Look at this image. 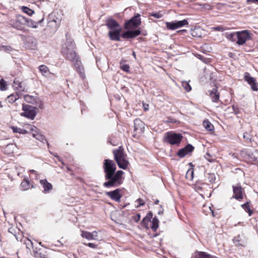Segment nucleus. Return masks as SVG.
Here are the masks:
<instances>
[{"label": "nucleus", "mask_w": 258, "mask_h": 258, "mask_svg": "<svg viewBox=\"0 0 258 258\" xmlns=\"http://www.w3.org/2000/svg\"><path fill=\"white\" fill-rule=\"evenodd\" d=\"M103 169L106 180L103 184V186L108 188L114 187L122 184L124 172L122 170L116 171V167L113 161L109 159L104 160Z\"/></svg>", "instance_id": "nucleus-1"}, {"label": "nucleus", "mask_w": 258, "mask_h": 258, "mask_svg": "<svg viewBox=\"0 0 258 258\" xmlns=\"http://www.w3.org/2000/svg\"><path fill=\"white\" fill-rule=\"evenodd\" d=\"M75 43L71 40H68L62 48V54L66 58L75 64L77 60H80L75 51Z\"/></svg>", "instance_id": "nucleus-2"}, {"label": "nucleus", "mask_w": 258, "mask_h": 258, "mask_svg": "<svg viewBox=\"0 0 258 258\" xmlns=\"http://www.w3.org/2000/svg\"><path fill=\"white\" fill-rule=\"evenodd\" d=\"M113 153L118 167L123 169H126L129 162L126 159V155L124 153L123 149L120 147L118 149L114 150Z\"/></svg>", "instance_id": "nucleus-3"}, {"label": "nucleus", "mask_w": 258, "mask_h": 258, "mask_svg": "<svg viewBox=\"0 0 258 258\" xmlns=\"http://www.w3.org/2000/svg\"><path fill=\"white\" fill-rule=\"evenodd\" d=\"M183 138L181 134L169 132L166 134L165 136V142L171 145H179Z\"/></svg>", "instance_id": "nucleus-4"}, {"label": "nucleus", "mask_w": 258, "mask_h": 258, "mask_svg": "<svg viewBox=\"0 0 258 258\" xmlns=\"http://www.w3.org/2000/svg\"><path fill=\"white\" fill-rule=\"evenodd\" d=\"M22 109L24 111L21 113L22 116L34 119L37 114L36 108L30 105L23 104Z\"/></svg>", "instance_id": "nucleus-5"}, {"label": "nucleus", "mask_w": 258, "mask_h": 258, "mask_svg": "<svg viewBox=\"0 0 258 258\" xmlns=\"http://www.w3.org/2000/svg\"><path fill=\"white\" fill-rule=\"evenodd\" d=\"M141 24L140 15L137 14L134 17L125 23L124 27L126 29H135L138 27Z\"/></svg>", "instance_id": "nucleus-6"}, {"label": "nucleus", "mask_w": 258, "mask_h": 258, "mask_svg": "<svg viewBox=\"0 0 258 258\" xmlns=\"http://www.w3.org/2000/svg\"><path fill=\"white\" fill-rule=\"evenodd\" d=\"M26 22V18L21 15L17 17L16 20L11 22V25L14 28L18 30H22L23 26L25 25Z\"/></svg>", "instance_id": "nucleus-7"}, {"label": "nucleus", "mask_w": 258, "mask_h": 258, "mask_svg": "<svg viewBox=\"0 0 258 258\" xmlns=\"http://www.w3.org/2000/svg\"><path fill=\"white\" fill-rule=\"evenodd\" d=\"M165 24L166 27L168 29L173 30L182 27L184 26L187 25L188 23L186 20L184 19L181 21L166 22Z\"/></svg>", "instance_id": "nucleus-8"}, {"label": "nucleus", "mask_w": 258, "mask_h": 258, "mask_svg": "<svg viewBox=\"0 0 258 258\" xmlns=\"http://www.w3.org/2000/svg\"><path fill=\"white\" fill-rule=\"evenodd\" d=\"M233 195V198L237 200H242L244 194V189L242 188L240 184H237L232 186Z\"/></svg>", "instance_id": "nucleus-9"}, {"label": "nucleus", "mask_w": 258, "mask_h": 258, "mask_svg": "<svg viewBox=\"0 0 258 258\" xmlns=\"http://www.w3.org/2000/svg\"><path fill=\"white\" fill-rule=\"evenodd\" d=\"M250 39V35L247 30L237 32V41L236 43L239 45H242L247 40Z\"/></svg>", "instance_id": "nucleus-10"}, {"label": "nucleus", "mask_w": 258, "mask_h": 258, "mask_svg": "<svg viewBox=\"0 0 258 258\" xmlns=\"http://www.w3.org/2000/svg\"><path fill=\"white\" fill-rule=\"evenodd\" d=\"M244 80L250 86L251 89L254 91L258 90V87L254 78L250 76V74L246 72L244 74Z\"/></svg>", "instance_id": "nucleus-11"}, {"label": "nucleus", "mask_w": 258, "mask_h": 258, "mask_svg": "<svg viewBox=\"0 0 258 258\" xmlns=\"http://www.w3.org/2000/svg\"><path fill=\"white\" fill-rule=\"evenodd\" d=\"M120 191L121 189L117 188L113 191L106 192V195L111 200H114L115 202H119L122 197Z\"/></svg>", "instance_id": "nucleus-12"}, {"label": "nucleus", "mask_w": 258, "mask_h": 258, "mask_svg": "<svg viewBox=\"0 0 258 258\" xmlns=\"http://www.w3.org/2000/svg\"><path fill=\"white\" fill-rule=\"evenodd\" d=\"M105 25L110 30H115L117 28H121L118 23L111 18L106 19Z\"/></svg>", "instance_id": "nucleus-13"}, {"label": "nucleus", "mask_w": 258, "mask_h": 258, "mask_svg": "<svg viewBox=\"0 0 258 258\" xmlns=\"http://www.w3.org/2000/svg\"><path fill=\"white\" fill-rule=\"evenodd\" d=\"M194 149V147L191 145L188 144L185 147L178 151L177 155L180 158H183L187 154L192 152Z\"/></svg>", "instance_id": "nucleus-14"}, {"label": "nucleus", "mask_w": 258, "mask_h": 258, "mask_svg": "<svg viewBox=\"0 0 258 258\" xmlns=\"http://www.w3.org/2000/svg\"><path fill=\"white\" fill-rule=\"evenodd\" d=\"M81 236L89 240H97L98 237V232L94 231L92 232H89L87 231H82Z\"/></svg>", "instance_id": "nucleus-15"}, {"label": "nucleus", "mask_w": 258, "mask_h": 258, "mask_svg": "<svg viewBox=\"0 0 258 258\" xmlns=\"http://www.w3.org/2000/svg\"><path fill=\"white\" fill-rule=\"evenodd\" d=\"M121 28H117L115 30L110 31L108 32V35L111 40L120 41V34Z\"/></svg>", "instance_id": "nucleus-16"}, {"label": "nucleus", "mask_w": 258, "mask_h": 258, "mask_svg": "<svg viewBox=\"0 0 258 258\" xmlns=\"http://www.w3.org/2000/svg\"><path fill=\"white\" fill-rule=\"evenodd\" d=\"M141 34V31L139 30H135L133 31H127L124 32L121 36L123 38H133L138 36Z\"/></svg>", "instance_id": "nucleus-17"}, {"label": "nucleus", "mask_w": 258, "mask_h": 258, "mask_svg": "<svg viewBox=\"0 0 258 258\" xmlns=\"http://www.w3.org/2000/svg\"><path fill=\"white\" fill-rule=\"evenodd\" d=\"M30 129L32 132V136L34 138L41 142H43L44 140L45 141L44 137L40 134L37 127L31 126Z\"/></svg>", "instance_id": "nucleus-18"}, {"label": "nucleus", "mask_w": 258, "mask_h": 258, "mask_svg": "<svg viewBox=\"0 0 258 258\" xmlns=\"http://www.w3.org/2000/svg\"><path fill=\"white\" fill-rule=\"evenodd\" d=\"M208 93L213 102H217L219 101L220 95L217 91V88H214L212 90H209Z\"/></svg>", "instance_id": "nucleus-19"}, {"label": "nucleus", "mask_w": 258, "mask_h": 258, "mask_svg": "<svg viewBox=\"0 0 258 258\" xmlns=\"http://www.w3.org/2000/svg\"><path fill=\"white\" fill-rule=\"evenodd\" d=\"M76 67L77 71L80 74V77L84 79L85 78V74L84 68L82 67L80 60H77L76 62L74 64Z\"/></svg>", "instance_id": "nucleus-20"}, {"label": "nucleus", "mask_w": 258, "mask_h": 258, "mask_svg": "<svg viewBox=\"0 0 258 258\" xmlns=\"http://www.w3.org/2000/svg\"><path fill=\"white\" fill-rule=\"evenodd\" d=\"M40 184L42 185L44 193L49 192L52 189V184L48 182L46 179H42L40 181Z\"/></svg>", "instance_id": "nucleus-21"}, {"label": "nucleus", "mask_w": 258, "mask_h": 258, "mask_svg": "<svg viewBox=\"0 0 258 258\" xmlns=\"http://www.w3.org/2000/svg\"><path fill=\"white\" fill-rule=\"evenodd\" d=\"M243 235H238L235 237L233 239V242L237 246H244L245 245V241L243 239Z\"/></svg>", "instance_id": "nucleus-22"}, {"label": "nucleus", "mask_w": 258, "mask_h": 258, "mask_svg": "<svg viewBox=\"0 0 258 258\" xmlns=\"http://www.w3.org/2000/svg\"><path fill=\"white\" fill-rule=\"evenodd\" d=\"M20 96L18 93H13L8 96L6 99V101L10 103H13L18 100Z\"/></svg>", "instance_id": "nucleus-23"}, {"label": "nucleus", "mask_w": 258, "mask_h": 258, "mask_svg": "<svg viewBox=\"0 0 258 258\" xmlns=\"http://www.w3.org/2000/svg\"><path fill=\"white\" fill-rule=\"evenodd\" d=\"M144 127L143 122L140 119H136L134 120V130H141L142 127Z\"/></svg>", "instance_id": "nucleus-24"}, {"label": "nucleus", "mask_w": 258, "mask_h": 258, "mask_svg": "<svg viewBox=\"0 0 258 258\" xmlns=\"http://www.w3.org/2000/svg\"><path fill=\"white\" fill-rule=\"evenodd\" d=\"M16 148V146L14 144H8L4 149V152L7 154H11L14 152V149Z\"/></svg>", "instance_id": "nucleus-25"}, {"label": "nucleus", "mask_w": 258, "mask_h": 258, "mask_svg": "<svg viewBox=\"0 0 258 258\" xmlns=\"http://www.w3.org/2000/svg\"><path fill=\"white\" fill-rule=\"evenodd\" d=\"M39 69L42 75L44 76H48L50 74L48 67L45 65H41Z\"/></svg>", "instance_id": "nucleus-26"}, {"label": "nucleus", "mask_w": 258, "mask_h": 258, "mask_svg": "<svg viewBox=\"0 0 258 258\" xmlns=\"http://www.w3.org/2000/svg\"><path fill=\"white\" fill-rule=\"evenodd\" d=\"M204 127L208 131H212L214 130V126L208 120H205L203 123Z\"/></svg>", "instance_id": "nucleus-27"}, {"label": "nucleus", "mask_w": 258, "mask_h": 258, "mask_svg": "<svg viewBox=\"0 0 258 258\" xmlns=\"http://www.w3.org/2000/svg\"><path fill=\"white\" fill-rule=\"evenodd\" d=\"M152 225L151 226V228L153 231H156L159 226V220L158 219L154 217L152 221H151Z\"/></svg>", "instance_id": "nucleus-28"}, {"label": "nucleus", "mask_w": 258, "mask_h": 258, "mask_svg": "<svg viewBox=\"0 0 258 258\" xmlns=\"http://www.w3.org/2000/svg\"><path fill=\"white\" fill-rule=\"evenodd\" d=\"M37 23L32 20L26 18V22L25 25L29 27L36 28L37 27Z\"/></svg>", "instance_id": "nucleus-29"}, {"label": "nucleus", "mask_w": 258, "mask_h": 258, "mask_svg": "<svg viewBox=\"0 0 258 258\" xmlns=\"http://www.w3.org/2000/svg\"><path fill=\"white\" fill-rule=\"evenodd\" d=\"M8 231L10 233L13 234L16 237L17 240H19V238L17 235V232H19V229H18L17 228L12 227L9 229Z\"/></svg>", "instance_id": "nucleus-30"}, {"label": "nucleus", "mask_w": 258, "mask_h": 258, "mask_svg": "<svg viewBox=\"0 0 258 258\" xmlns=\"http://www.w3.org/2000/svg\"><path fill=\"white\" fill-rule=\"evenodd\" d=\"M226 37L229 40L232 42H234L237 40V32L227 34Z\"/></svg>", "instance_id": "nucleus-31"}, {"label": "nucleus", "mask_w": 258, "mask_h": 258, "mask_svg": "<svg viewBox=\"0 0 258 258\" xmlns=\"http://www.w3.org/2000/svg\"><path fill=\"white\" fill-rule=\"evenodd\" d=\"M21 187L23 190H26L30 188V182L28 180H24L21 183Z\"/></svg>", "instance_id": "nucleus-32"}, {"label": "nucleus", "mask_w": 258, "mask_h": 258, "mask_svg": "<svg viewBox=\"0 0 258 258\" xmlns=\"http://www.w3.org/2000/svg\"><path fill=\"white\" fill-rule=\"evenodd\" d=\"M12 128L14 133H18L21 134H26L27 133L26 130L21 128L13 126Z\"/></svg>", "instance_id": "nucleus-33"}, {"label": "nucleus", "mask_w": 258, "mask_h": 258, "mask_svg": "<svg viewBox=\"0 0 258 258\" xmlns=\"http://www.w3.org/2000/svg\"><path fill=\"white\" fill-rule=\"evenodd\" d=\"M241 206L244 209V210L248 213L249 216H250L252 214V212L250 209V206L248 202H246V203L242 205Z\"/></svg>", "instance_id": "nucleus-34"}, {"label": "nucleus", "mask_w": 258, "mask_h": 258, "mask_svg": "<svg viewBox=\"0 0 258 258\" xmlns=\"http://www.w3.org/2000/svg\"><path fill=\"white\" fill-rule=\"evenodd\" d=\"M23 12L27 14L29 16H32L34 12L29 8L25 6H23L21 8Z\"/></svg>", "instance_id": "nucleus-35"}, {"label": "nucleus", "mask_w": 258, "mask_h": 258, "mask_svg": "<svg viewBox=\"0 0 258 258\" xmlns=\"http://www.w3.org/2000/svg\"><path fill=\"white\" fill-rule=\"evenodd\" d=\"M185 177L187 179L192 180L194 178V170L192 169H189L186 173Z\"/></svg>", "instance_id": "nucleus-36"}, {"label": "nucleus", "mask_w": 258, "mask_h": 258, "mask_svg": "<svg viewBox=\"0 0 258 258\" xmlns=\"http://www.w3.org/2000/svg\"><path fill=\"white\" fill-rule=\"evenodd\" d=\"M14 87L16 88L20 91H24V89L22 88L21 83L20 82H19L16 79H15V80L14 81Z\"/></svg>", "instance_id": "nucleus-37"}, {"label": "nucleus", "mask_w": 258, "mask_h": 258, "mask_svg": "<svg viewBox=\"0 0 258 258\" xmlns=\"http://www.w3.org/2000/svg\"><path fill=\"white\" fill-rule=\"evenodd\" d=\"M29 41H31L32 43V45L31 46H29V47L31 49H35L36 48L37 42L35 39L33 38H31L29 39Z\"/></svg>", "instance_id": "nucleus-38"}, {"label": "nucleus", "mask_w": 258, "mask_h": 258, "mask_svg": "<svg viewBox=\"0 0 258 258\" xmlns=\"http://www.w3.org/2000/svg\"><path fill=\"white\" fill-rule=\"evenodd\" d=\"M196 258H211V256L204 252H200Z\"/></svg>", "instance_id": "nucleus-39"}, {"label": "nucleus", "mask_w": 258, "mask_h": 258, "mask_svg": "<svg viewBox=\"0 0 258 258\" xmlns=\"http://www.w3.org/2000/svg\"><path fill=\"white\" fill-rule=\"evenodd\" d=\"M120 68L122 70H123V71H124L126 73L130 72V67L129 65L127 64H122L120 62Z\"/></svg>", "instance_id": "nucleus-40"}, {"label": "nucleus", "mask_w": 258, "mask_h": 258, "mask_svg": "<svg viewBox=\"0 0 258 258\" xmlns=\"http://www.w3.org/2000/svg\"><path fill=\"white\" fill-rule=\"evenodd\" d=\"M208 179L210 182L213 183L216 180V176L214 173H208Z\"/></svg>", "instance_id": "nucleus-41"}, {"label": "nucleus", "mask_w": 258, "mask_h": 258, "mask_svg": "<svg viewBox=\"0 0 258 258\" xmlns=\"http://www.w3.org/2000/svg\"><path fill=\"white\" fill-rule=\"evenodd\" d=\"M182 86L187 92H189L191 90V86L186 82H183L182 83Z\"/></svg>", "instance_id": "nucleus-42"}, {"label": "nucleus", "mask_w": 258, "mask_h": 258, "mask_svg": "<svg viewBox=\"0 0 258 258\" xmlns=\"http://www.w3.org/2000/svg\"><path fill=\"white\" fill-rule=\"evenodd\" d=\"M0 90L2 91L6 90V82L3 79L0 80Z\"/></svg>", "instance_id": "nucleus-43"}, {"label": "nucleus", "mask_w": 258, "mask_h": 258, "mask_svg": "<svg viewBox=\"0 0 258 258\" xmlns=\"http://www.w3.org/2000/svg\"><path fill=\"white\" fill-rule=\"evenodd\" d=\"M243 139L247 142H251V137L248 133H244L243 135Z\"/></svg>", "instance_id": "nucleus-44"}, {"label": "nucleus", "mask_w": 258, "mask_h": 258, "mask_svg": "<svg viewBox=\"0 0 258 258\" xmlns=\"http://www.w3.org/2000/svg\"><path fill=\"white\" fill-rule=\"evenodd\" d=\"M150 16L154 17L157 19L161 18L162 17L163 15L160 13H152L150 14Z\"/></svg>", "instance_id": "nucleus-45"}, {"label": "nucleus", "mask_w": 258, "mask_h": 258, "mask_svg": "<svg viewBox=\"0 0 258 258\" xmlns=\"http://www.w3.org/2000/svg\"><path fill=\"white\" fill-rule=\"evenodd\" d=\"M152 213H149L147 215V216L143 219V220H142L143 222L146 223V221H150V219L152 218Z\"/></svg>", "instance_id": "nucleus-46"}, {"label": "nucleus", "mask_w": 258, "mask_h": 258, "mask_svg": "<svg viewBox=\"0 0 258 258\" xmlns=\"http://www.w3.org/2000/svg\"><path fill=\"white\" fill-rule=\"evenodd\" d=\"M25 100L28 102L31 103L32 102V100L33 99V98L32 96L30 95H25L24 96Z\"/></svg>", "instance_id": "nucleus-47"}, {"label": "nucleus", "mask_w": 258, "mask_h": 258, "mask_svg": "<svg viewBox=\"0 0 258 258\" xmlns=\"http://www.w3.org/2000/svg\"><path fill=\"white\" fill-rule=\"evenodd\" d=\"M136 202L138 204V205L137 206V207H139L145 205V203L141 199H138Z\"/></svg>", "instance_id": "nucleus-48"}, {"label": "nucleus", "mask_w": 258, "mask_h": 258, "mask_svg": "<svg viewBox=\"0 0 258 258\" xmlns=\"http://www.w3.org/2000/svg\"><path fill=\"white\" fill-rule=\"evenodd\" d=\"M84 244L85 245L88 246L89 247L92 248H96L97 247V245L96 244H94L93 243H84Z\"/></svg>", "instance_id": "nucleus-49"}, {"label": "nucleus", "mask_w": 258, "mask_h": 258, "mask_svg": "<svg viewBox=\"0 0 258 258\" xmlns=\"http://www.w3.org/2000/svg\"><path fill=\"white\" fill-rule=\"evenodd\" d=\"M213 29L218 31H223L225 29L222 26H219L217 27H215L212 28Z\"/></svg>", "instance_id": "nucleus-50"}, {"label": "nucleus", "mask_w": 258, "mask_h": 258, "mask_svg": "<svg viewBox=\"0 0 258 258\" xmlns=\"http://www.w3.org/2000/svg\"><path fill=\"white\" fill-rule=\"evenodd\" d=\"M140 217H141L140 214H138L133 217V219L136 222H138L140 220Z\"/></svg>", "instance_id": "nucleus-51"}, {"label": "nucleus", "mask_w": 258, "mask_h": 258, "mask_svg": "<svg viewBox=\"0 0 258 258\" xmlns=\"http://www.w3.org/2000/svg\"><path fill=\"white\" fill-rule=\"evenodd\" d=\"M37 105L40 109H42L43 107V104L41 101L39 100L38 102H36Z\"/></svg>", "instance_id": "nucleus-52"}, {"label": "nucleus", "mask_w": 258, "mask_h": 258, "mask_svg": "<svg viewBox=\"0 0 258 258\" xmlns=\"http://www.w3.org/2000/svg\"><path fill=\"white\" fill-rule=\"evenodd\" d=\"M210 155L209 153H206V154L205 156V158L209 162H213V160L211 159H210Z\"/></svg>", "instance_id": "nucleus-53"}, {"label": "nucleus", "mask_w": 258, "mask_h": 258, "mask_svg": "<svg viewBox=\"0 0 258 258\" xmlns=\"http://www.w3.org/2000/svg\"><path fill=\"white\" fill-rule=\"evenodd\" d=\"M232 109L234 111V113L235 114H237L238 113V108L237 107V106H232Z\"/></svg>", "instance_id": "nucleus-54"}, {"label": "nucleus", "mask_w": 258, "mask_h": 258, "mask_svg": "<svg viewBox=\"0 0 258 258\" xmlns=\"http://www.w3.org/2000/svg\"><path fill=\"white\" fill-rule=\"evenodd\" d=\"M41 253H37L36 254V257L37 258H46L44 255H43V257L41 256Z\"/></svg>", "instance_id": "nucleus-55"}, {"label": "nucleus", "mask_w": 258, "mask_h": 258, "mask_svg": "<svg viewBox=\"0 0 258 258\" xmlns=\"http://www.w3.org/2000/svg\"><path fill=\"white\" fill-rule=\"evenodd\" d=\"M247 3L258 4V0H247Z\"/></svg>", "instance_id": "nucleus-56"}, {"label": "nucleus", "mask_w": 258, "mask_h": 258, "mask_svg": "<svg viewBox=\"0 0 258 258\" xmlns=\"http://www.w3.org/2000/svg\"><path fill=\"white\" fill-rule=\"evenodd\" d=\"M144 110H148V106L149 105L147 104L146 106L144 104Z\"/></svg>", "instance_id": "nucleus-57"}, {"label": "nucleus", "mask_w": 258, "mask_h": 258, "mask_svg": "<svg viewBox=\"0 0 258 258\" xmlns=\"http://www.w3.org/2000/svg\"><path fill=\"white\" fill-rule=\"evenodd\" d=\"M163 210H161V211H159L158 212V214L159 215H162V214H163Z\"/></svg>", "instance_id": "nucleus-58"}, {"label": "nucleus", "mask_w": 258, "mask_h": 258, "mask_svg": "<svg viewBox=\"0 0 258 258\" xmlns=\"http://www.w3.org/2000/svg\"><path fill=\"white\" fill-rule=\"evenodd\" d=\"M159 201L158 200H156L155 201V204L157 205L158 203H159Z\"/></svg>", "instance_id": "nucleus-59"}, {"label": "nucleus", "mask_w": 258, "mask_h": 258, "mask_svg": "<svg viewBox=\"0 0 258 258\" xmlns=\"http://www.w3.org/2000/svg\"><path fill=\"white\" fill-rule=\"evenodd\" d=\"M55 157H56V158H57L58 159V160H59L60 161H61V162L62 164H63V162H62V161H61L60 160V159H59V157H58V156H55Z\"/></svg>", "instance_id": "nucleus-60"}, {"label": "nucleus", "mask_w": 258, "mask_h": 258, "mask_svg": "<svg viewBox=\"0 0 258 258\" xmlns=\"http://www.w3.org/2000/svg\"><path fill=\"white\" fill-rule=\"evenodd\" d=\"M133 55L135 57H136V53L134 51L133 52Z\"/></svg>", "instance_id": "nucleus-61"}, {"label": "nucleus", "mask_w": 258, "mask_h": 258, "mask_svg": "<svg viewBox=\"0 0 258 258\" xmlns=\"http://www.w3.org/2000/svg\"><path fill=\"white\" fill-rule=\"evenodd\" d=\"M3 105L1 104V102H0V107H3Z\"/></svg>", "instance_id": "nucleus-62"}, {"label": "nucleus", "mask_w": 258, "mask_h": 258, "mask_svg": "<svg viewBox=\"0 0 258 258\" xmlns=\"http://www.w3.org/2000/svg\"><path fill=\"white\" fill-rule=\"evenodd\" d=\"M3 47L4 48H7V47L5 46H3Z\"/></svg>", "instance_id": "nucleus-63"}, {"label": "nucleus", "mask_w": 258, "mask_h": 258, "mask_svg": "<svg viewBox=\"0 0 258 258\" xmlns=\"http://www.w3.org/2000/svg\"><path fill=\"white\" fill-rule=\"evenodd\" d=\"M11 47H9V48H8V49H9H9H11Z\"/></svg>", "instance_id": "nucleus-64"}]
</instances>
